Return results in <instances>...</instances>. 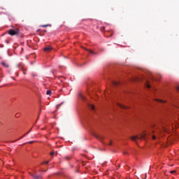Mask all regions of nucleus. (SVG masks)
Listing matches in <instances>:
<instances>
[{
	"mask_svg": "<svg viewBox=\"0 0 179 179\" xmlns=\"http://www.w3.org/2000/svg\"><path fill=\"white\" fill-rule=\"evenodd\" d=\"M8 34H10V36H16L17 34H19V30L10 29L8 31Z\"/></svg>",
	"mask_w": 179,
	"mask_h": 179,
	"instance_id": "obj_1",
	"label": "nucleus"
},
{
	"mask_svg": "<svg viewBox=\"0 0 179 179\" xmlns=\"http://www.w3.org/2000/svg\"><path fill=\"white\" fill-rule=\"evenodd\" d=\"M143 136H131V141H136L138 139H143Z\"/></svg>",
	"mask_w": 179,
	"mask_h": 179,
	"instance_id": "obj_2",
	"label": "nucleus"
},
{
	"mask_svg": "<svg viewBox=\"0 0 179 179\" xmlns=\"http://www.w3.org/2000/svg\"><path fill=\"white\" fill-rule=\"evenodd\" d=\"M51 50H52V48L51 46H46L43 48V51H45V52H50Z\"/></svg>",
	"mask_w": 179,
	"mask_h": 179,
	"instance_id": "obj_3",
	"label": "nucleus"
},
{
	"mask_svg": "<svg viewBox=\"0 0 179 179\" xmlns=\"http://www.w3.org/2000/svg\"><path fill=\"white\" fill-rule=\"evenodd\" d=\"M29 174H30V176H31V177H33V178H35V179H38V178H40V176H38L34 175V174H33V173H29Z\"/></svg>",
	"mask_w": 179,
	"mask_h": 179,
	"instance_id": "obj_4",
	"label": "nucleus"
},
{
	"mask_svg": "<svg viewBox=\"0 0 179 179\" xmlns=\"http://www.w3.org/2000/svg\"><path fill=\"white\" fill-rule=\"evenodd\" d=\"M118 107H120V108H128V107L121 104V103H117Z\"/></svg>",
	"mask_w": 179,
	"mask_h": 179,
	"instance_id": "obj_5",
	"label": "nucleus"
},
{
	"mask_svg": "<svg viewBox=\"0 0 179 179\" xmlns=\"http://www.w3.org/2000/svg\"><path fill=\"white\" fill-rule=\"evenodd\" d=\"M157 101H158L159 103H166V101L162 99H157Z\"/></svg>",
	"mask_w": 179,
	"mask_h": 179,
	"instance_id": "obj_6",
	"label": "nucleus"
},
{
	"mask_svg": "<svg viewBox=\"0 0 179 179\" xmlns=\"http://www.w3.org/2000/svg\"><path fill=\"white\" fill-rule=\"evenodd\" d=\"M1 64L3 65V66H5V68H8V64H6V63L2 62Z\"/></svg>",
	"mask_w": 179,
	"mask_h": 179,
	"instance_id": "obj_7",
	"label": "nucleus"
},
{
	"mask_svg": "<svg viewBox=\"0 0 179 179\" xmlns=\"http://www.w3.org/2000/svg\"><path fill=\"white\" fill-rule=\"evenodd\" d=\"M46 94H48V95L51 94V90H48L46 92Z\"/></svg>",
	"mask_w": 179,
	"mask_h": 179,
	"instance_id": "obj_8",
	"label": "nucleus"
},
{
	"mask_svg": "<svg viewBox=\"0 0 179 179\" xmlns=\"http://www.w3.org/2000/svg\"><path fill=\"white\" fill-rule=\"evenodd\" d=\"M113 85H115V86H117V85H119V83L117 81H113Z\"/></svg>",
	"mask_w": 179,
	"mask_h": 179,
	"instance_id": "obj_9",
	"label": "nucleus"
},
{
	"mask_svg": "<svg viewBox=\"0 0 179 179\" xmlns=\"http://www.w3.org/2000/svg\"><path fill=\"white\" fill-rule=\"evenodd\" d=\"M90 108H91V110H94V106L93 105H90Z\"/></svg>",
	"mask_w": 179,
	"mask_h": 179,
	"instance_id": "obj_10",
	"label": "nucleus"
},
{
	"mask_svg": "<svg viewBox=\"0 0 179 179\" xmlns=\"http://www.w3.org/2000/svg\"><path fill=\"white\" fill-rule=\"evenodd\" d=\"M88 51H89V53H90V54H94V52H93V50H88Z\"/></svg>",
	"mask_w": 179,
	"mask_h": 179,
	"instance_id": "obj_11",
	"label": "nucleus"
},
{
	"mask_svg": "<svg viewBox=\"0 0 179 179\" xmlns=\"http://www.w3.org/2000/svg\"><path fill=\"white\" fill-rule=\"evenodd\" d=\"M170 173L171 174H174V173H176V171H171Z\"/></svg>",
	"mask_w": 179,
	"mask_h": 179,
	"instance_id": "obj_12",
	"label": "nucleus"
},
{
	"mask_svg": "<svg viewBox=\"0 0 179 179\" xmlns=\"http://www.w3.org/2000/svg\"><path fill=\"white\" fill-rule=\"evenodd\" d=\"M43 164H48V162H44Z\"/></svg>",
	"mask_w": 179,
	"mask_h": 179,
	"instance_id": "obj_13",
	"label": "nucleus"
},
{
	"mask_svg": "<svg viewBox=\"0 0 179 179\" xmlns=\"http://www.w3.org/2000/svg\"><path fill=\"white\" fill-rule=\"evenodd\" d=\"M147 87H148V89H150V85H149V84H148Z\"/></svg>",
	"mask_w": 179,
	"mask_h": 179,
	"instance_id": "obj_14",
	"label": "nucleus"
},
{
	"mask_svg": "<svg viewBox=\"0 0 179 179\" xmlns=\"http://www.w3.org/2000/svg\"><path fill=\"white\" fill-rule=\"evenodd\" d=\"M54 155V152H50V155L52 156Z\"/></svg>",
	"mask_w": 179,
	"mask_h": 179,
	"instance_id": "obj_15",
	"label": "nucleus"
},
{
	"mask_svg": "<svg viewBox=\"0 0 179 179\" xmlns=\"http://www.w3.org/2000/svg\"><path fill=\"white\" fill-rule=\"evenodd\" d=\"M152 139H156V137L155 136H152Z\"/></svg>",
	"mask_w": 179,
	"mask_h": 179,
	"instance_id": "obj_16",
	"label": "nucleus"
},
{
	"mask_svg": "<svg viewBox=\"0 0 179 179\" xmlns=\"http://www.w3.org/2000/svg\"><path fill=\"white\" fill-rule=\"evenodd\" d=\"M29 143H34V141H30Z\"/></svg>",
	"mask_w": 179,
	"mask_h": 179,
	"instance_id": "obj_17",
	"label": "nucleus"
},
{
	"mask_svg": "<svg viewBox=\"0 0 179 179\" xmlns=\"http://www.w3.org/2000/svg\"><path fill=\"white\" fill-rule=\"evenodd\" d=\"M48 25H43L42 27H47Z\"/></svg>",
	"mask_w": 179,
	"mask_h": 179,
	"instance_id": "obj_18",
	"label": "nucleus"
},
{
	"mask_svg": "<svg viewBox=\"0 0 179 179\" xmlns=\"http://www.w3.org/2000/svg\"><path fill=\"white\" fill-rule=\"evenodd\" d=\"M113 143H111V141L110 142L109 145H111Z\"/></svg>",
	"mask_w": 179,
	"mask_h": 179,
	"instance_id": "obj_19",
	"label": "nucleus"
},
{
	"mask_svg": "<svg viewBox=\"0 0 179 179\" xmlns=\"http://www.w3.org/2000/svg\"><path fill=\"white\" fill-rule=\"evenodd\" d=\"M178 90L179 91V87H177Z\"/></svg>",
	"mask_w": 179,
	"mask_h": 179,
	"instance_id": "obj_20",
	"label": "nucleus"
},
{
	"mask_svg": "<svg viewBox=\"0 0 179 179\" xmlns=\"http://www.w3.org/2000/svg\"><path fill=\"white\" fill-rule=\"evenodd\" d=\"M29 132H30V131H28V132L27 133V134H29Z\"/></svg>",
	"mask_w": 179,
	"mask_h": 179,
	"instance_id": "obj_21",
	"label": "nucleus"
},
{
	"mask_svg": "<svg viewBox=\"0 0 179 179\" xmlns=\"http://www.w3.org/2000/svg\"><path fill=\"white\" fill-rule=\"evenodd\" d=\"M0 125H1V123H0Z\"/></svg>",
	"mask_w": 179,
	"mask_h": 179,
	"instance_id": "obj_22",
	"label": "nucleus"
}]
</instances>
